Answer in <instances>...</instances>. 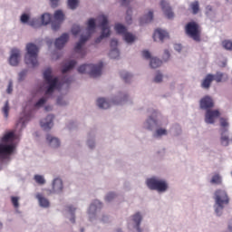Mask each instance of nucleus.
I'll use <instances>...</instances> for the list:
<instances>
[{"instance_id": "aec40b11", "label": "nucleus", "mask_w": 232, "mask_h": 232, "mask_svg": "<svg viewBox=\"0 0 232 232\" xmlns=\"http://www.w3.org/2000/svg\"><path fill=\"white\" fill-rule=\"evenodd\" d=\"M46 140L49 144V146H51V148H59V146H61V141L59 140V139L48 134L46 136Z\"/></svg>"}, {"instance_id": "8fccbe9b", "label": "nucleus", "mask_w": 232, "mask_h": 232, "mask_svg": "<svg viewBox=\"0 0 232 232\" xmlns=\"http://www.w3.org/2000/svg\"><path fill=\"white\" fill-rule=\"evenodd\" d=\"M114 197H115V193L111 192V193H109V194L106 196L105 200H106L107 202H111V200H113Z\"/></svg>"}, {"instance_id": "20e7f679", "label": "nucleus", "mask_w": 232, "mask_h": 232, "mask_svg": "<svg viewBox=\"0 0 232 232\" xmlns=\"http://www.w3.org/2000/svg\"><path fill=\"white\" fill-rule=\"evenodd\" d=\"M79 73H89L90 77H101L102 73V63L99 64H82L78 68Z\"/></svg>"}, {"instance_id": "f704fd0d", "label": "nucleus", "mask_w": 232, "mask_h": 232, "mask_svg": "<svg viewBox=\"0 0 232 232\" xmlns=\"http://www.w3.org/2000/svg\"><path fill=\"white\" fill-rule=\"evenodd\" d=\"M2 111L4 113V117H5V119H8V113L10 111V105L8 103V101L5 102V106L2 109Z\"/></svg>"}, {"instance_id": "dca6fc26", "label": "nucleus", "mask_w": 232, "mask_h": 232, "mask_svg": "<svg viewBox=\"0 0 232 232\" xmlns=\"http://www.w3.org/2000/svg\"><path fill=\"white\" fill-rule=\"evenodd\" d=\"M21 57V53L17 49H13L11 51V56L9 58V64L11 66H17L19 64V58Z\"/></svg>"}, {"instance_id": "2f4dec72", "label": "nucleus", "mask_w": 232, "mask_h": 232, "mask_svg": "<svg viewBox=\"0 0 232 232\" xmlns=\"http://www.w3.org/2000/svg\"><path fill=\"white\" fill-rule=\"evenodd\" d=\"M87 30L89 34H92V32H95V19L93 18L89 19Z\"/></svg>"}, {"instance_id": "412c9836", "label": "nucleus", "mask_w": 232, "mask_h": 232, "mask_svg": "<svg viewBox=\"0 0 232 232\" xmlns=\"http://www.w3.org/2000/svg\"><path fill=\"white\" fill-rule=\"evenodd\" d=\"M53 193H61L63 191V179H54L53 181Z\"/></svg>"}, {"instance_id": "f8f14e48", "label": "nucleus", "mask_w": 232, "mask_h": 232, "mask_svg": "<svg viewBox=\"0 0 232 232\" xmlns=\"http://www.w3.org/2000/svg\"><path fill=\"white\" fill-rule=\"evenodd\" d=\"M53 119L54 116L52 114H49L45 119L42 120L40 124L43 130L45 131H50L53 126Z\"/></svg>"}, {"instance_id": "79ce46f5", "label": "nucleus", "mask_w": 232, "mask_h": 232, "mask_svg": "<svg viewBox=\"0 0 232 232\" xmlns=\"http://www.w3.org/2000/svg\"><path fill=\"white\" fill-rule=\"evenodd\" d=\"M212 184H222V179L218 175H215L211 179Z\"/></svg>"}, {"instance_id": "680f3d73", "label": "nucleus", "mask_w": 232, "mask_h": 232, "mask_svg": "<svg viewBox=\"0 0 232 232\" xmlns=\"http://www.w3.org/2000/svg\"><path fill=\"white\" fill-rule=\"evenodd\" d=\"M151 122H153V124H157V121H155L153 118H150L149 123L151 124Z\"/></svg>"}, {"instance_id": "37998d69", "label": "nucleus", "mask_w": 232, "mask_h": 232, "mask_svg": "<svg viewBox=\"0 0 232 232\" xmlns=\"http://www.w3.org/2000/svg\"><path fill=\"white\" fill-rule=\"evenodd\" d=\"M80 33H81V26L73 25L72 28V35H79Z\"/></svg>"}, {"instance_id": "ea45409f", "label": "nucleus", "mask_w": 232, "mask_h": 232, "mask_svg": "<svg viewBox=\"0 0 232 232\" xmlns=\"http://www.w3.org/2000/svg\"><path fill=\"white\" fill-rule=\"evenodd\" d=\"M162 135H168V130H166V129H158L154 137H162Z\"/></svg>"}, {"instance_id": "2eb2a0df", "label": "nucleus", "mask_w": 232, "mask_h": 232, "mask_svg": "<svg viewBox=\"0 0 232 232\" xmlns=\"http://www.w3.org/2000/svg\"><path fill=\"white\" fill-rule=\"evenodd\" d=\"M88 39V36H82L79 43H77L74 47V52H76V53H80L82 57L86 55V50L82 49V44H84Z\"/></svg>"}, {"instance_id": "72a5a7b5", "label": "nucleus", "mask_w": 232, "mask_h": 232, "mask_svg": "<svg viewBox=\"0 0 232 232\" xmlns=\"http://www.w3.org/2000/svg\"><path fill=\"white\" fill-rule=\"evenodd\" d=\"M214 76V81H216V82H222V81H224V77H226V74L218 72Z\"/></svg>"}, {"instance_id": "5701e85b", "label": "nucleus", "mask_w": 232, "mask_h": 232, "mask_svg": "<svg viewBox=\"0 0 232 232\" xmlns=\"http://www.w3.org/2000/svg\"><path fill=\"white\" fill-rule=\"evenodd\" d=\"M101 208H102V203L99 200H94L89 208V214L94 215V213H97V209H101Z\"/></svg>"}, {"instance_id": "473e14b6", "label": "nucleus", "mask_w": 232, "mask_h": 232, "mask_svg": "<svg viewBox=\"0 0 232 232\" xmlns=\"http://www.w3.org/2000/svg\"><path fill=\"white\" fill-rule=\"evenodd\" d=\"M153 21V11H150L148 14L145 15V21L140 20V24L144 23H151Z\"/></svg>"}, {"instance_id": "4d7b16f0", "label": "nucleus", "mask_w": 232, "mask_h": 232, "mask_svg": "<svg viewBox=\"0 0 232 232\" xmlns=\"http://www.w3.org/2000/svg\"><path fill=\"white\" fill-rule=\"evenodd\" d=\"M131 9H128L127 10V16H126V21L127 23L130 24V21H131Z\"/></svg>"}, {"instance_id": "49530a36", "label": "nucleus", "mask_w": 232, "mask_h": 232, "mask_svg": "<svg viewBox=\"0 0 232 232\" xmlns=\"http://www.w3.org/2000/svg\"><path fill=\"white\" fill-rule=\"evenodd\" d=\"M46 103V98H41L35 104V108H41V106H44V104Z\"/></svg>"}, {"instance_id": "a878e982", "label": "nucleus", "mask_w": 232, "mask_h": 232, "mask_svg": "<svg viewBox=\"0 0 232 232\" xmlns=\"http://www.w3.org/2000/svg\"><path fill=\"white\" fill-rule=\"evenodd\" d=\"M75 64H77V62L75 60H72L68 63V64H66L62 72L63 73H67V72H70V70H73V68L75 67Z\"/></svg>"}, {"instance_id": "a19ab883", "label": "nucleus", "mask_w": 232, "mask_h": 232, "mask_svg": "<svg viewBox=\"0 0 232 232\" xmlns=\"http://www.w3.org/2000/svg\"><path fill=\"white\" fill-rule=\"evenodd\" d=\"M34 180L37 182V184L43 185L45 184L46 180H44V178L41 175H35Z\"/></svg>"}, {"instance_id": "338daca9", "label": "nucleus", "mask_w": 232, "mask_h": 232, "mask_svg": "<svg viewBox=\"0 0 232 232\" xmlns=\"http://www.w3.org/2000/svg\"><path fill=\"white\" fill-rule=\"evenodd\" d=\"M57 104H63V103H61V98L57 99Z\"/></svg>"}, {"instance_id": "f257e3e1", "label": "nucleus", "mask_w": 232, "mask_h": 232, "mask_svg": "<svg viewBox=\"0 0 232 232\" xmlns=\"http://www.w3.org/2000/svg\"><path fill=\"white\" fill-rule=\"evenodd\" d=\"M214 106L215 103L213 102V99L209 96H206L200 100V108L202 110H207L205 115V122H207V124H214L215 119H217V117H220V111H218V110H209V108H213Z\"/></svg>"}, {"instance_id": "6ab92c4d", "label": "nucleus", "mask_w": 232, "mask_h": 232, "mask_svg": "<svg viewBox=\"0 0 232 232\" xmlns=\"http://www.w3.org/2000/svg\"><path fill=\"white\" fill-rule=\"evenodd\" d=\"M215 81V76L213 74H207L205 79L201 82V88L205 90H209L211 83Z\"/></svg>"}, {"instance_id": "c85d7f7f", "label": "nucleus", "mask_w": 232, "mask_h": 232, "mask_svg": "<svg viewBox=\"0 0 232 232\" xmlns=\"http://www.w3.org/2000/svg\"><path fill=\"white\" fill-rule=\"evenodd\" d=\"M219 124H220V132H222V130H227V128H229V122L226 118H220Z\"/></svg>"}, {"instance_id": "58836bf2", "label": "nucleus", "mask_w": 232, "mask_h": 232, "mask_svg": "<svg viewBox=\"0 0 232 232\" xmlns=\"http://www.w3.org/2000/svg\"><path fill=\"white\" fill-rule=\"evenodd\" d=\"M222 46L225 50H232V41L231 40H225L222 42Z\"/></svg>"}, {"instance_id": "5fc2aeb1", "label": "nucleus", "mask_w": 232, "mask_h": 232, "mask_svg": "<svg viewBox=\"0 0 232 232\" xmlns=\"http://www.w3.org/2000/svg\"><path fill=\"white\" fill-rule=\"evenodd\" d=\"M52 8H57L59 6V0H50Z\"/></svg>"}, {"instance_id": "f03ea898", "label": "nucleus", "mask_w": 232, "mask_h": 232, "mask_svg": "<svg viewBox=\"0 0 232 232\" xmlns=\"http://www.w3.org/2000/svg\"><path fill=\"white\" fill-rule=\"evenodd\" d=\"M44 80L45 84H47L45 95H52L57 90V86H59V78L52 75V68H47L44 72Z\"/></svg>"}, {"instance_id": "052dcab7", "label": "nucleus", "mask_w": 232, "mask_h": 232, "mask_svg": "<svg viewBox=\"0 0 232 232\" xmlns=\"http://www.w3.org/2000/svg\"><path fill=\"white\" fill-rule=\"evenodd\" d=\"M121 6H126V5H130V0H121Z\"/></svg>"}, {"instance_id": "4468645a", "label": "nucleus", "mask_w": 232, "mask_h": 232, "mask_svg": "<svg viewBox=\"0 0 232 232\" xmlns=\"http://www.w3.org/2000/svg\"><path fill=\"white\" fill-rule=\"evenodd\" d=\"M160 6L168 19H173V17H175V14L171 10L169 4L166 2V0H161Z\"/></svg>"}, {"instance_id": "7c9ffc66", "label": "nucleus", "mask_w": 232, "mask_h": 232, "mask_svg": "<svg viewBox=\"0 0 232 232\" xmlns=\"http://www.w3.org/2000/svg\"><path fill=\"white\" fill-rule=\"evenodd\" d=\"M28 121H30V115H25L23 118H20L16 124H17V126H19L21 124V127L24 128V126H26V122H28Z\"/></svg>"}, {"instance_id": "774afa93", "label": "nucleus", "mask_w": 232, "mask_h": 232, "mask_svg": "<svg viewBox=\"0 0 232 232\" xmlns=\"http://www.w3.org/2000/svg\"><path fill=\"white\" fill-rule=\"evenodd\" d=\"M226 64H227V63L226 62H223V63H222V68H224V67H226Z\"/></svg>"}, {"instance_id": "bb28decb", "label": "nucleus", "mask_w": 232, "mask_h": 232, "mask_svg": "<svg viewBox=\"0 0 232 232\" xmlns=\"http://www.w3.org/2000/svg\"><path fill=\"white\" fill-rule=\"evenodd\" d=\"M132 220L133 222H135L136 224V228L138 229V231L140 230V222H142V216L140 215V213L137 212L133 217H132Z\"/></svg>"}, {"instance_id": "1a4fd4ad", "label": "nucleus", "mask_w": 232, "mask_h": 232, "mask_svg": "<svg viewBox=\"0 0 232 232\" xmlns=\"http://www.w3.org/2000/svg\"><path fill=\"white\" fill-rule=\"evenodd\" d=\"M114 30L117 32V34H120V35H123V39L125 43H133L135 41V35L131 33H128V29H126V26L117 24L114 26Z\"/></svg>"}, {"instance_id": "b1692460", "label": "nucleus", "mask_w": 232, "mask_h": 232, "mask_svg": "<svg viewBox=\"0 0 232 232\" xmlns=\"http://www.w3.org/2000/svg\"><path fill=\"white\" fill-rule=\"evenodd\" d=\"M97 105L102 110H108V108H110V106H111L110 102L106 101V99H104V98H99L97 100Z\"/></svg>"}, {"instance_id": "603ef678", "label": "nucleus", "mask_w": 232, "mask_h": 232, "mask_svg": "<svg viewBox=\"0 0 232 232\" xmlns=\"http://www.w3.org/2000/svg\"><path fill=\"white\" fill-rule=\"evenodd\" d=\"M154 82H162V74L158 72L154 78Z\"/></svg>"}, {"instance_id": "0eeeda50", "label": "nucleus", "mask_w": 232, "mask_h": 232, "mask_svg": "<svg viewBox=\"0 0 232 232\" xmlns=\"http://www.w3.org/2000/svg\"><path fill=\"white\" fill-rule=\"evenodd\" d=\"M215 201L219 209H224V206L229 204V197L225 190L218 189L215 192Z\"/></svg>"}, {"instance_id": "ddd939ff", "label": "nucleus", "mask_w": 232, "mask_h": 232, "mask_svg": "<svg viewBox=\"0 0 232 232\" xmlns=\"http://www.w3.org/2000/svg\"><path fill=\"white\" fill-rule=\"evenodd\" d=\"M70 40V35L68 34H63L59 38H57L54 42V46L57 48V50H62V48H64V45L68 43Z\"/></svg>"}, {"instance_id": "4be33fe9", "label": "nucleus", "mask_w": 232, "mask_h": 232, "mask_svg": "<svg viewBox=\"0 0 232 232\" xmlns=\"http://www.w3.org/2000/svg\"><path fill=\"white\" fill-rule=\"evenodd\" d=\"M36 198L39 201V205L41 206V208H50V201L48 200V198H44L43 194H36Z\"/></svg>"}, {"instance_id": "c9c22d12", "label": "nucleus", "mask_w": 232, "mask_h": 232, "mask_svg": "<svg viewBox=\"0 0 232 232\" xmlns=\"http://www.w3.org/2000/svg\"><path fill=\"white\" fill-rule=\"evenodd\" d=\"M68 6L71 10H75L79 6V0H68Z\"/></svg>"}, {"instance_id": "bf43d9fd", "label": "nucleus", "mask_w": 232, "mask_h": 232, "mask_svg": "<svg viewBox=\"0 0 232 232\" xmlns=\"http://www.w3.org/2000/svg\"><path fill=\"white\" fill-rule=\"evenodd\" d=\"M88 146H89V148H91V150H93V148H95V142L88 141Z\"/></svg>"}, {"instance_id": "9d476101", "label": "nucleus", "mask_w": 232, "mask_h": 232, "mask_svg": "<svg viewBox=\"0 0 232 232\" xmlns=\"http://www.w3.org/2000/svg\"><path fill=\"white\" fill-rule=\"evenodd\" d=\"M14 147L12 144L0 143V159L5 160L14 153Z\"/></svg>"}, {"instance_id": "c756f323", "label": "nucleus", "mask_w": 232, "mask_h": 232, "mask_svg": "<svg viewBox=\"0 0 232 232\" xmlns=\"http://www.w3.org/2000/svg\"><path fill=\"white\" fill-rule=\"evenodd\" d=\"M150 65V68H159V66L162 65V61L158 58H151Z\"/></svg>"}, {"instance_id": "e2e57ef3", "label": "nucleus", "mask_w": 232, "mask_h": 232, "mask_svg": "<svg viewBox=\"0 0 232 232\" xmlns=\"http://www.w3.org/2000/svg\"><path fill=\"white\" fill-rule=\"evenodd\" d=\"M52 106H45V111H51Z\"/></svg>"}, {"instance_id": "9b49d317", "label": "nucleus", "mask_w": 232, "mask_h": 232, "mask_svg": "<svg viewBox=\"0 0 232 232\" xmlns=\"http://www.w3.org/2000/svg\"><path fill=\"white\" fill-rule=\"evenodd\" d=\"M54 20L56 22L52 23V28L54 31H57L59 28H61V23H63V21H64V13H63L62 10L55 11Z\"/></svg>"}, {"instance_id": "09e8293b", "label": "nucleus", "mask_w": 232, "mask_h": 232, "mask_svg": "<svg viewBox=\"0 0 232 232\" xmlns=\"http://www.w3.org/2000/svg\"><path fill=\"white\" fill-rule=\"evenodd\" d=\"M12 92H14V82H12V80L9 81L8 82V86L6 89V93H12Z\"/></svg>"}, {"instance_id": "6e6d98bb", "label": "nucleus", "mask_w": 232, "mask_h": 232, "mask_svg": "<svg viewBox=\"0 0 232 232\" xmlns=\"http://www.w3.org/2000/svg\"><path fill=\"white\" fill-rule=\"evenodd\" d=\"M142 56L144 57V59H151V53H150L149 51H143Z\"/></svg>"}, {"instance_id": "7ed1b4c3", "label": "nucleus", "mask_w": 232, "mask_h": 232, "mask_svg": "<svg viewBox=\"0 0 232 232\" xmlns=\"http://www.w3.org/2000/svg\"><path fill=\"white\" fill-rule=\"evenodd\" d=\"M26 54H25V63L30 64L33 68L39 66V62L37 61V56L39 55V47L34 44H27L26 45Z\"/></svg>"}, {"instance_id": "cd10ccee", "label": "nucleus", "mask_w": 232, "mask_h": 232, "mask_svg": "<svg viewBox=\"0 0 232 232\" xmlns=\"http://www.w3.org/2000/svg\"><path fill=\"white\" fill-rule=\"evenodd\" d=\"M50 23H52V14H44L42 15V24L46 25V24H50Z\"/></svg>"}, {"instance_id": "a211bd4d", "label": "nucleus", "mask_w": 232, "mask_h": 232, "mask_svg": "<svg viewBox=\"0 0 232 232\" xmlns=\"http://www.w3.org/2000/svg\"><path fill=\"white\" fill-rule=\"evenodd\" d=\"M227 131L228 130H224V129L221 130L220 139H219L221 146H225V147L229 146V142L231 141V140L229 139V133Z\"/></svg>"}, {"instance_id": "0e129e2a", "label": "nucleus", "mask_w": 232, "mask_h": 232, "mask_svg": "<svg viewBox=\"0 0 232 232\" xmlns=\"http://www.w3.org/2000/svg\"><path fill=\"white\" fill-rule=\"evenodd\" d=\"M69 211L71 213H73V211H75V208L73 207H69Z\"/></svg>"}, {"instance_id": "393cba45", "label": "nucleus", "mask_w": 232, "mask_h": 232, "mask_svg": "<svg viewBox=\"0 0 232 232\" xmlns=\"http://www.w3.org/2000/svg\"><path fill=\"white\" fill-rule=\"evenodd\" d=\"M14 137L15 134L13 131L7 132L6 134L4 135V137L1 138V142L2 144H6V142H12Z\"/></svg>"}, {"instance_id": "e433bc0d", "label": "nucleus", "mask_w": 232, "mask_h": 232, "mask_svg": "<svg viewBox=\"0 0 232 232\" xmlns=\"http://www.w3.org/2000/svg\"><path fill=\"white\" fill-rule=\"evenodd\" d=\"M109 55L111 59H118L119 55H121V53L119 52V49H111Z\"/></svg>"}, {"instance_id": "de8ad7c7", "label": "nucleus", "mask_w": 232, "mask_h": 232, "mask_svg": "<svg viewBox=\"0 0 232 232\" xmlns=\"http://www.w3.org/2000/svg\"><path fill=\"white\" fill-rule=\"evenodd\" d=\"M21 23H23L24 24H25V23H28V21H30V15L24 14L21 15L20 18Z\"/></svg>"}, {"instance_id": "69168bd1", "label": "nucleus", "mask_w": 232, "mask_h": 232, "mask_svg": "<svg viewBox=\"0 0 232 232\" xmlns=\"http://www.w3.org/2000/svg\"><path fill=\"white\" fill-rule=\"evenodd\" d=\"M71 222H72V224H75V216H73V217L71 218Z\"/></svg>"}, {"instance_id": "f3484780", "label": "nucleus", "mask_w": 232, "mask_h": 232, "mask_svg": "<svg viewBox=\"0 0 232 232\" xmlns=\"http://www.w3.org/2000/svg\"><path fill=\"white\" fill-rule=\"evenodd\" d=\"M169 37V34L162 29H156L153 34L154 41H164V39H168Z\"/></svg>"}, {"instance_id": "13d9d810", "label": "nucleus", "mask_w": 232, "mask_h": 232, "mask_svg": "<svg viewBox=\"0 0 232 232\" xmlns=\"http://www.w3.org/2000/svg\"><path fill=\"white\" fill-rule=\"evenodd\" d=\"M174 49L177 51V52H180L182 50V44H176L174 45Z\"/></svg>"}, {"instance_id": "c03bdc74", "label": "nucleus", "mask_w": 232, "mask_h": 232, "mask_svg": "<svg viewBox=\"0 0 232 232\" xmlns=\"http://www.w3.org/2000/svg\"><path fill=\"white\" fill-rule=\"evenodd\" d=\"M191 9H192V12L193 14H198V2H194L191 4Z\"/></svg>"}, {"instance_id": "864d4df0", "label": "nucleus", "mask_w": 232, "mask_h": 232, "mask_svg": "<svg viewBox=\"0 0 232 232\" xmlns=\"http://www.w3.org/2000/svg\"><path fill=\"white\" fill-rule=\"evenodd\" d=\"M170 57L169 51L165 50L163 54V61H169Z\"/></svg>"}, {"instance_id": "a18cd8bd", "label": "nucleus", "mask_w": 232, "mask_h": 232, "mask_svg": "<svg viewBox=\"0 0 232 232\" xmlns=\"http://www.w3.org/2000/svg\"><path fill=\"white\" fill-rule=\"evenodd\" d=\"M11 201L14 208H19V198L18 197H11Z\"/></svg>"}, {"instance_id": "6e6552de", "label": "nucleus", "mask_w": 232, "mask_h": 232, "mask_svg": "<svg viewBox=\"0 0 232 232\" xmlns=\"http://www.w3.org/2000/svg\"><path fill=\"white\" fill-rule=\"evenodd\" d=\"M99 19L101 21L100 26L102 28V34L100 35V37H98L95 40L96 44L101 43V41H102L104 37H110V27L108 26V17L106 15H101Z\"/></svg>"}, {"instance_id": "39448f33", "label": "nucleus", "mask_w": 232, "mask_h": 232, "mask_svg": "<svg viewBox=\"0 0 232 232\" xmlns=\"http://www.w3.org/2000/svg\"><path fill=\"white\" fill-rule=\"evenodd\" d=\"M185 32L188 37L199 43L200 41V34H202V30L200 29V25L197 24V22H190L186 24Z\"/></svg>"}, {"instance_id": "423d86ee", "label": "nucleus", "mask_w": 232, "mask_h": 232, "mask_svg": "<svg viewBox=\"0 0 232 232\" xmlns=\"http://www.w3.org/2000/svg\"><path fill=\"white\" fill-rule=\"evenodd\" d=\"M147 186L150 189H154L160 193H164L168 189V183L164 179L156 178L147 179Z\"/></svg>"}, {"instance_id": "4c0bfd02", "label": "nucleus", "mask_w": 232, "mask_h": 232, "mask_svg": "<svg viewBox=\"0 0 232 232\" xmlns=\"http://www.w3.org/2000/svg\"><path fill=\"white\" fill-rule=\"evenodd\" d=\"M121 79H123V81L125 82H128L131 81V74H130L129 72H121Z\"/></svg>"}, {"instance_id": "3c124183", "label": "nucleus", "mask_w": 232, "mask_h": 232, "mask_svg": "<svg viewBox=\"0 0 232 232\" xmlns=\"http://www.w3.org/2000/svg\"><path fill=\"white\" fill-rule=\"evenodd\" d=\"M118 44H119V41H117V39H112L111 41V47L112 48V50L117 49Z\"/></svg>"}]
</instances>
